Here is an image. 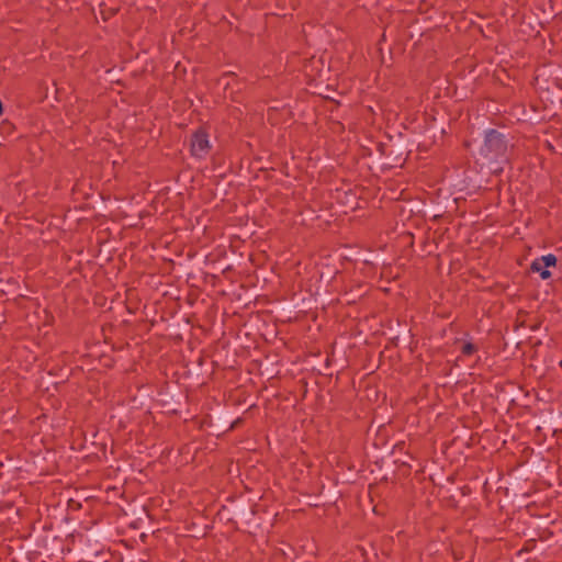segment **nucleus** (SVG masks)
<instances>
[{
	"label": "nucleus",
	"mask_w": 562,
	"mask_h": 562,
	"mask_svg": "<svg viewBox=\"0 0 562 562\" xmlns=\"http://www.w3.org/2000/svg\"><path fill=\"white\" fill-rule=\"evenodd\" d=\"M507 143L503 135L496 131H488L485 135L484 145L481 154L491 161L505 160Z\"/></svg>",
	"instance_id": "1"
},
{
	"label": "nucleus",
	"mask_w": 562,
	"mask_h": 562,
	"mask_svg": "<svg viewBox=\"0 0 562 562\" xmlns=\"http://www.w3.org/2000/svg\"><path fill=\"white\" fill-rule=\"evenodd\" d=\"M210 142L203 131L196 132L191 139V153L193 156L202 158L209 154Z\"/></svg>",
	"instance_id": "3"
},
{
	"label": "nucleus",
	"mask_w": 562,
	"mask_h": 562,
	"mask_svg": "<svg viewBox=\"0 0 562 562\" xmlns=\"http://www.w3.org/2000/svg\"><path fill=\"white\" fill-rule=\"evenodd\" d=\"M474 351H475V347L471 342L464 344L463 347H462V353L463 355L470 356Z\"/></svg>",
	"instance_id": "4"
},
{
	"label": "nucleus",
	"mask_w": 562,
	"mask_h": 562,
	"mask_svg": "<svg viewBox=\"0 0 562 562\" xmlns=\"http://www.w3.org/2000/svg\"><path fill=\"white\" fill-rule=\"evenodd\" d=\"M557 265V257L552 254L542 256L531 263V270L538 272L542 280H547L551 277V272L547 269Z\"/></svg>",
	"instance_id": "2"
}]
</instances>
